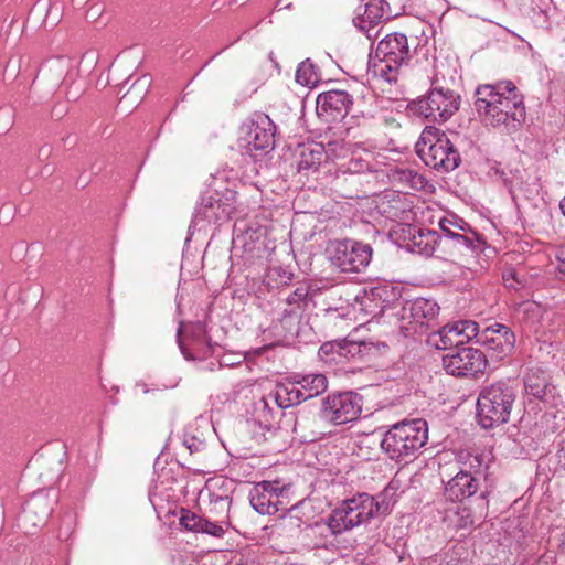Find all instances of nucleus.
Instances as JSON below:
<instances>
[{
    "label": "nucleus",
    "mask_w": 565,
    "mask_h": 565,
    "mask_svg": "<svg viewBox=\"0 0 565 565\" xmlns=\"http://www.w3.org/2000/svg\"><path fill=\"white\" fill-rule=\"evenodd\" d=\"M476 111L487 126L505 132L519 130L526 111L523 95L511 81H499L477 87Z\"/></svg>",
    "instance_id": "obj_1"
},
{
    "label": "nucleus",
    "mask_w": 565,
    "mask_h": 565,
    "mask_svg": "<svg viewBox=\"0 0 565 565\" xmlns=\"http://www.w3.org/2000/svg\"><path fill=\"white\" fill-rule=\"evenodd\" d=\"M394 502L390 488L376 495L365 492L356 493L345 499L324 519V524H318L313 531L330 530L331 534L340 535L373 519L384 518L392 512Z\"/></svg>",
    "instance_id": "obj_2"
},
{
    "label": "nucleus",
    "mask_w": 565,
    "mask_h": 565,
    "mask_svg": "<svg viewBox=\"0 0 565 565\" xmlns=\"http://www.w3.org/2000/svg\"><path fill=\"white\" fill-rule=\"evenodd\" d=\"M428 439V425L422 418L402 420L384 434L381 448L395 461L416 457Z\"/></svg>",
    "instance_id": "obj_3"
},
{
    "label": "nucleus",
    "mask_w": 565,
    "mask_h": 565,
    "mask_svg": "<svg viewBox=\"0 0 565 565\" xmlns=\"http://www.w3.org/2000/svg\"><path fill=\"white\" fill-rule=\"evenodd\" d=\"M516 401V388L505 381L482 387L477 398V419L481 427L490 429L505 424Z\"/></svg>",
    "instance_id": "obj_4"
},
{
    "label": "nucleus",
    "mask_w": 565,
    "mask_h": 565,
    "mask_svg": "<svg viewBox=\"0 0 565 565\" xmlns=\"http://www.w3.org/2000/svg\"><path fill=\"white\" fill-rule=\"evenodd\" d=\"M415 149L427 167L441 173L455 170L461 162L460 153L448 135L433 127L424 129Z\"/></svg>",
    "instance_id": "obj_5"
},
{
    "label": "nucleus",
    "mask_w": 565,
    "mask_h": 565,
    "mask_svg": "<svg viewBox=\"0 0 565 565\" xmlns=\"http://www.w3.org/2000/svg\"><path fill=\"white\" fill-rule=\"evenodd\" d=\"M409 56L407 36L403 33L387 34L375 50L373 73L388 83L396 82L401 67Z\"/></svg>",
    "instance_id": "obj_6"
},
{
    "label": "nucleus",
    "mask_w": 565,
    "mask_h": 565,
    "mask_svg": "<svg viewBox=\"0 0 565 565\" xmlns=\"http://www.w3.org/2000/svg\"><path fill=\"white\" fill-rule=\"evenodd\" d=\"M330 260L343 273H361L370 264L373 249L370 244L342 239L333 242L329 248Z\"/></svg>",
    "instance_id": "obj_7"
},
{
    "label": "nucleus",
    "mask_w": 565,
    "mask_h": 565,
    "mask_svg": "<svg viewBox=\"0 0 565 565\" xmlns=\"http://www.w3.org/2000/svg\"><path fill=\"white\" fill-rule=\"evenodd\" d=\"M460 105V96L449 88L435 87L427 95L414 102L416 111L426 119L444 122L449 119Z\"/></svg>",
    "instance_id": "obj_8"
},
{
    "label": "nucleus",
    "mask_w": 565,
    "mask_h": 565,
    "mask_svg": "<svg viewBox=\"0 0 565 565\" xmlns=\"http://www.w3.org/2000/svg\"><path fill=\"white\" fill-rule=\"evenodd\" d=\"M362 412V397L352 392L329 394L322 399L320 417L333 425H343L359 418Z\"/></svg>",
    "instance_id": "obj_9"
},
{
    "label": "nucleus",
    "mask_w": 565,
    "mask_h": 565,
    "mask_svg": "<svg viewBox=\"0 0 565 565\" xmlns=\"http://www.w3.org/2000/svg\"><path fill=\"white\" fill-rule=\"evenodd\" d=\"M287 499L286 486L278 480L258 482L249 492L250 504L260 514L270 515L287 510Z\"/></svg>",
    "instance_id": "obj_10"
},
{
    "label": "nucleus",
    "mask_w": 565,
    "mask_h": 565,
    "mask_svg": "<svg viewBox=\"0 0 565 565\" xmlns=\"http://www.w3.org/2000/svg\"><path fill=\"white\" fill-rule=\"evenodd\" d=\"M446 372L454 376H475L482 373L487 366L483 352L475 348L455 349L443 358Z\"/></svg>",
    "instance_id": "obj_11"
},
{
    "label": "nucleus",
    "mask_w": 565,
    "mask_h": 565,
    "mask_svg": "<svg viewBox=\"0 0 565 565\" xmlns=\"http://www.w3.org/2000/svg\"><path fill=\"white\" fill-rule=\"evenodd\" d=\"M439 310L440 307L438 303L431 299L416 298L406 301L402 307L401 318L402 320H407L408 326H404L403 328L419 333L426 332L437 324L436 320Z\"/></svg>",
    "instance_id": "obj_12"
},
{
    "label": "nucleus",
    "mask_w": 565,
    "mask_h": 565,
    "mask_svg": "<svg viewBox=\"0 0 565 565\" xmlns=\"http://www.w3.org/2000/svg\"><path fill=\"white\" fill-rule=\"evenodd\" d=\"M478 344L488 351L491 359L501 361L512 352L515 335L509 327L494 323L481 330Z\"/></svg>",
    "instance_id": "obj_13"
},
{
    "label": "nucleus",
    "mask_w": 565,
    "mask_h": 565,
    "mask_svg": "<svg viewBox=\"0 0 565 565\" xmlns=\"http://www.w3.org/2000/svg\"><path fill=\"white\" fill-rule=\"evenodd\" d=\"M265 230L255 224L247 225L244 221L234 225L233 246L242 249L246 259L262 258L265 254Z\"/></svg>",
    "instance_id": "obj_14"
},
{
    "label": "nucleus",
    "mask_w": 565,
    "mask_h": 565,
    "mask_svg": "<svg viewBox=\"0 0 565 565\" xmlns=\"http://www.w3.org/2000/svg\"><path fill=\"white\" fill-rule=\"evenodd\" d=\"M275 131V124L268 115L255 114L245 137L247 152L253 154V151L274 149Z\"/></svg>",
    "instance_id": "obj_15"
},
{
    "label": "nucleus",
    "mask_w": 565,
    "mask_h": 565,
    "mask_svg": "<svg viewBox=\"0 0 565 565\" xmlns=\"http://www.w3.org/2000/svg\"><path fill=\"white\" fill-rule=\"evenodd\" d=\"M352 104L353 99L345 90L323 92L317 97V114L326 121H338L348 115Z\"/></svg>",
    "instance_id": "obj_16"
},
{
    "label": "nucleus",
    "mask_w": 565,
    "mask_h": 565,
    "mask_svg": "<svg viewBox=\"0 0 565 565\" xmlns=\"http://www.w3.org/2000/svg\"><path fill=\"white\" fill-rule=\"evenodd\" d=\"M234 211L235 206L230 202L228 198L223 201L218 193L206 192L202 194L196 205L194 222L199 224L200 222L216 223L226 221Z\"/></svg>",
    "instance_id": "obj_17"
},
{
    "label": "nucleus",
    "mask_w": 565,
    "mask_h": 565,
    "mask_svg": "<svg viewBox=\"0 0 565 565\" xmlns=\"http://www.w3.org/2000/svg\"><path fill=\"white\" fill-rule=\"evenodd\" d=\"M344 152V147L338 142H329L326 147L321 143L303 145L299 151L298 171H316L324 158L335 159Z\"/></svg>",
    "instance_id": "obj_18"
},
{
    "label": "nucleus",
    "mask_w": 565,
    "mask_h": 565,
    "mask_svg": "<svg viewBox=\"0 0 565 565\" xmlns=\"http://www.w3.org/2000/svg\"><path fill=\"white\" fill-rule=\"evenodd\" d=\"M180 525L184 529L212 535L214 537H222L225 534L227 525L213 520L209 516H202L189 510H182L179 519Z\"/></svg>",
    "instance_id": "obj_19"
},
{
    "label": "nucleus",
    "mask_w": 565,
    "mask_h": 565,
    "mask_svg": "<svg viewBox=\"0 0 565 565\" xmlns=\"http://www.w3.org/2000/svg\"><path fill=\"white\" fill-rule=\"evenodd\" d=\"M478 489V479L472 473L461 470L445 484V497L454 502L462 501L473 495Z\"/></svg>",
    "instance_id": "obj_20"
},
{
    "label": "nucleus",
    "mask_w": 565,
    "mask_h": 565,
    "mask_svg": "<svg viewBox=\"0 0 565 565\" xmlns=\"http://www.w3.org/2000/svg\"><path fill=\"white\" fill-rule=\"evenodd\" d=\"M181 328L178 329V342L180 345V349L188 360H195V359H204L213 353V347L211 343V338L207 335L206 327L202 322H196L191 326V339H192V345L195 351H198V354L194 355L190 353L182 344L181 341Z\"/></svg>",
    "instance_id": "obj_21"
},
{
    "label": "nucleus",
    "mask_w": 565,
    "mask_h": 565,
    "mask_svg": "<svg viewBox=\"0 0 565 565\" xmlns=\"http://www.w3.org/2000/svg\"><path fill=\"white\" fill-rule=\"evenodd\" d=\"M369 169V162L360 158H352L347 164V170H340L333 181L335 190L341 191L344 198H353L358 194L352 190H345L343 184L349 182L350 184L359 183V174Z\"/></svg>",
    "instance_id": "obj_22"
},
{
    "label": "nucleus",
    "mask_w": 565,
    "mask_h": 565,
    "mask_svg": "<svg viewBox=\"0 0 565 565\" xmlns=\"http://www.w3.org/2000/svg\"><path fill=\"white\" fill-rule=\"evenodd\" d=\"M292 379H296L305 401L319 396L328 390V379L322 373L296 374Z\"/></svg>",
    "instance_id": "obj_23"
},
{
    "label": "nucleus",
    "mask_w": 565,
    "mask_h": 565,
    "mask_svg": "<svg viewBox=\"0 0 565 565\" xmlns=\"http://www.w3.org/2000/svg\"><path fill=\"white\" fill-rule=\"evenodd\" d=\"M429 341L438 350H449L452 348L459 349L460 345H463L460 331L456 322L452 324H446L438 331L434 332Z\"/></svg>",
    "instance_id": "obj_24"
},
{
    "label": "nucleus",
    "mask_w": 565,
    "mask_h": 565,
    "mask_svg": "<svg viewBox=\"0 0 565 565\" xmlns=\"http://www.w3.org/2000/svg\"><path fill=\"white\" fill-rule=\"evenodd\" d=\"M302 313L303 310H300V307L284 306L275 328H281L285 338L297 337L300 329Z\"/></svg>",
    "instance_id": "obj_25"
},
{
    "label": "nucleus",
    "mask_w": 565,
    "mask_h": 565,
    "mask_svg": "<svg viewBox=\"0 0 565 565\" xmlns=\"http://www.w3.org/2000/svg\"><path fill=\"white\" fill-rule=\"evenodd\" d=\"M275 399L280 408H288L305 402L301 390L296 384V379H292V382L287 384L278 385L275 391Z\"/></svg>",
    "instance_id": "obj_26"
},
{
    "label": "nucleus",
    "mask_w": 565,
    "mask_h": 565,
    "mask_svg": "<svg viewBox=\"0 0 565 565\" xmlns=\"http://www.w3.org/2000/svg\"><path fill=\"white\" fill-rule=\"evenodd\" d=\"M335 353L340 358L348 360L363 359L373 350V344L369 342H355L343 340L334 345Z\"/></svg>",
    "instance_id": "obj_27"
},
{
    "label": "nucleus",
    "mask_w": 565,
    "mask_h": 565,
    "mask_svg": "<svg viewBox=\"0 0 565 565\" xmlns=\"http://www.w3.org/2000/svg\"><path fill=\"white\" fill-rule=\"evenodd\" d=\"M231 504L232 499L228 495H212L209 503V509L206 511V516L228 526V513Z\"/></svg>",
    "instance_id": "obj_28"
},
{
    "label": "nucleus",
    "mask_w": 565,
    "mask_h": 565,
    "mask_svg": "<svg viewBox=\"0 0 565 565\" xmlns=\"http://www.w3.org/2000/svg\"><path fill=\"white\" fill-rule=\"evenodd\" d=\"M51 511L52 508L47 498L34 497L26 503L23 515L24 518H28L31 514L36 515L38 522H34V525H38L45 522L46 518L51 514Z\"/></svg>",
    "instance_id": "obj_29"
},
{
    "label": "nucleus",
    "mask_w": 565,
    "mask_h": 565,
    "mask_svg": "<svg viewBox=\"0 0 565 565\" xmlns=\"http://www.w3.org/2000/svg\"><path fill=\"white\" fill-rule=\"evenodd\" d=\"M438 225L445 238H449L458 232L470 231V225L455 214L441 217Z\"/></svg>",
    "instance_id": "obj_30"
},
{
    "label": "nucleus",
    "mask_w": 565,
    "mask_h": 565,
    "mask_svg": "<svg viewBox=\"0 0 565 565\" xmlns=\"http://www.w3.org/2000/svg\"><path fill=\"white\" fill-rule=\"evenodd\" d=\"M383 0H369L364 6L363 20L375 24L387 18V10Z\"/></svg>",
    "instance_id": "obj_31"
},
{
    "label": "nucleus",
    "mask_w": 565,
    "mask_h": 565,
    "mask_svg": "<svg viewBox=\"0 0 565 565\" xmlns=\"http://www.w3.org/2000/svg\"><path fill=\"white\" fill-rule=\"evenodd\" d=\"M525 391L537 399H543L548 390V384L543 376L537 374L527 375L524 380Z\"/></svg>",
    "instance_id": "obj_32"
},
{
    "label": "nucleus",
    "mask_w": 565,
    "mask_h": 565,
    "mask_svg": "<svg viewBox=\"0 0 565 565\" xmlns=\"http://www.w3.org/2000/svg\"><path fill=\"white\" fill-rule=\"evenodd\" d=\"M319 79L316 66L309 61L301 62L296 71V82L302 86L315 85Z\"/></svg>",
    "instance_id": "obj_33"
},
{
    "label": "nucleus",
    "mask_w": 565,
    "mask_h": 565,
    "mask_svg": "<svg viewBox=\"0 0 565 565\" xmlns=\"http://www.w3.org/2000/svg\"><path fill=\"white\" fill-rule=\"evenodd\" d=\"M448 239H451L455 245L467 249H478L484 243L471 227L470 231L458 232Z\"/></svg>",
    "instance_id": "obj_34"
},
{
    "label": "nucleus",
    "mask_w": 565,
    "mask_h": 565,
    "mask_svg": "<svg viewBox=\"0 0 565 565\" xmlns=\"http://www.w3.org/2000/svg\"><path fill=\"white\" fill-rule=\"evenodd\" d=\"M456 529H472L476 520L468 507H459L454 514L448 516Z\"/></svg>",
    "instance_id": "obj_35"
},
{
    "label": "nucleus",
    "mask_w": 565,
    "mask_h": 565,
    "mask_svg": "<svg viewBox=\"0 0 565 565\" xmlns=\"http://www.w3.org/2000/svg\"><path fill=\"white\" fill-rule=\"evenodd\" d=\"M301 519L292 515L284 516L277 526L279 535L290 536L298 539L301 533Z\"/></svg>",
    "instance_id": "obj_36"
},
{
    "label": "nucleus",
    "mask_w": 565,
    "mask_h": 565,
    "mask_svg": "<svg viewBox=\"0 0 565 565\" xmlns=\"http://www.w3.org/2000/svg\"><path fill=\"white\" fill-rule=\"evenodd\" d=\"M456 324L460 331L463 344L469 341H475L478 344V338L481 333V330L479 329L477 322L472 320H460L456 321Z\"/></svg>",
    "instance_id": "obj_37"
},
{
    "label": "nucleus",
    "mask_w": 565,
    "mask_h": 565,
    "mask_svg": "<svg viewBox=\"0 0 565 565\" xmlns=\"http://www.w3.org/2000/svg\"><path fill=\"white\" fill-rule=\"evenodd\" d=\"M308 296L309 288L307 286H299L286 298L284 306L300 307V310L305 311L307 307Z\"/></svg>",
    "instance_id": "obj_38"
},
{
    "label": "nucleus",
    "mask_w": 565,
    "mask_h": 565,
    "mask_svg": "<svg viewBox=\"0 0 565 565\" xmlns=\"http://www.w3.org/2000/svg\"><path fill=\"white\" fill-rule=\"evenodd\" d=\"M414 245L423 252L431 250L430 244L436 241V233L429 230H418L417 235H413Z\"/></svg>",
    "instance_id": "obj_39"
},
{
    "label": "nucleus",
    "mask_w": 565,
    "mask_h": 565,
    "mask_svg": "<svg viewBox=\"0 0 565 565\" xmlns=\"http://www.w3.org/2000/svg\"><path fill=\"white\" fill-rule=\"evenodd\" d=\"M320 524L319 522H316L311 527V532L313 534L315 537H318L319 539L315 542V547L316 548H324V550H329L330 547H332L334 544H333V541L330 539L331 536H334L333 534H331L330 530H319V531H313V527L316 525Z\"/></svg>",
    "instance_id": "obj_40"
},
{
    "label": "nucleus",
    "mask_w": 565,
    "mask_h": 565,
    "mask_svg": "<svg viewBox=\"0 0 565 565\" xmlns=\"http://www.w3.org/2000/svg\"><path fill=\"white\" fill-rule=\"evenodd\" d=\"M182 444L190 451V454H198L206 448L204 439L189 433H184Z\"/></svg>",
    "instance_id": "obj_41"
},
{
    "label": "nucleus",
    "mask_w": 565,
    "mask_h": 565,
    "mask_svg": "<svg viewBox=\"0 0 565 565\" xmlns=\"http://www.w3.org/2000/svg\"><path fill=\"white\" fill-rule=\"evenodd\" d=\"M401 180L409 183L412 189L419 190L424 188L425 179L414 170L406 169L399 172Z\"/></svg>",
    "instance_id": "obj_42"
},
{
    "label": "nucleus",
    "mask_w": 565,
    "mask_h": 565,
    "mask_svg": "<svg viewBox=\"0 0 565 565\" xmlns=\"http://www.w3.org/2000/svg\"><path fill=\"white\" fill-rule=\"evenodd\" d=\"M386 10H387V18L392 17H398L406 10V2L407 0H383Z\"/></svg>",
    "instance_id": "obj_43"
},
{
    "label": "nucleus",
    "mask_w": 565,
    "mask_h": 565,
    "mask_svg": "<svg viewBox=\"0 0 565 565\" xmlns=\"http://www.w3.org/2000/svg\"><path fill=\"white\" fill-rule=\"evenodd\" d=\"M62 9L63 6L61 2H51L46 12V17L44 19L45 24H55L61 17Z\"/></svg>",
    "instance_id": "obj_44"
},
{
    "label": "nucleus",
    "mask_w": 565,
    "mask_h": 565,
    "mask_svg": "<svg viewBox=\"0 0 565 565\" xmlns=\"http://www.w3.org/2000/svg\"><path fill=\"white\" fill-rule=\"evenodd\" d=\"M555 257L558 260V270L565 276V245L558 246L555 250Z\"/></svg>",
    "instance_id": "obj_45"
},
{
    "label": "nucleus",
    "mask_w": 565,
    "mask_h": 565,
    "mask_svg": "<svg viewBox=\"0 0 565 565\" xmlns=\"http://www.w3.org/2000/svg\"><path fill=\"white\" fill-rule=\"evenodd\" d=\"M273 271L276 273L280 277L281 284H288L294 277L292 273L287 271L280 267L274 268Z\"/></svg>",
    "instance_id": "obj_46"
},
{
    "label": "nucleus",
    "mask_w": 565,
    "mask_h": 565,
    "mask_svg": "<svg viewBox=\"0 0 565 565\" xmlns=\"http://www.w3.org/2000/svg\"><path fill=\"white\" fill-rule=\"evenodd\" d=\"M149 85H150L149 78L147 76H142V77L138 78L137 81H135V83L131 86V89L143 88V87H148Z\"/></svg>",
    "instance_id": "obj_47"
},
{
    "label": "nucleus",
    "mask_w": 565,
    "mask_h": 565,
    "mask_svg": "<svg viewBox=\"0 0 565 565\" xmlns=\"http://www.w3.org/2000/svg\"><path fill=\"white\" fill-rule=\"evenodd\" d=\"M557 457H558L559 462H563V465L565 466V439H563L559 443V449L557 452Z\"/></svg>",
    "instance_id": "obj_48"
},
{
    "label": "nucleus",
    "mask_w": 565,
    "mask_h": 565,
    "mask_svg": "<svg viewBox=\"0 0 565 565\" xmlns=\"http://www.w3.org/2000/svg\"><path fill=\"white\" fill-rule=\"evenodd\" d=\"M558 206H559L562 214L565 216V196L559 201Z\"/></svg>",
    "instance_id": "obj_49"
},
{
    "label": "nucleus",
    "mask_w": 565,
    "mask_h": 565,
    "mask_svg": "<svg viewBox=\"0 0 565 565\" xmlns=\"http://www.w3.org/2000/svg\"><path fill=\"white\" fill-rule=\"evenodd\" d=\"M6 110H0V119L4 116Z\"/></svg>",
    "instance_id": "obj_50"
},
{
    "label": "nucleus",
    "mask_w": 565,
    "mask_h": 565,
    "mask_svg": "<svg viewBox=\"0 0 565 565\" xmlns=\"http://www.w3.org/2000/svg\"><path fill=\"white\" fill-rule=\"evenodd\" d=\"M236 565H252L249 563H237Z\"/></svg>",
    "instance_id": "obj_51"
},
{
    "label": "nucleus",
    "mask_w": 565,
    "mask_h": 565,
    "mask_svg": "<svg viewBox=\"0 0 565 565\" xmlns=\"http://www.w3.org/2000/svg\"><path fill=\"white\" fill-rule=\"evenodd\" d=\"M341 170H347L345 164H342ZM339 171H340V169L338 170V172H339Z\"/></svg>",
    "instance_id": "obj_52"
},
{
    "label": "nucleus",
    "mask_w": 565,
    "mask_h": 565,
    "mask_svg": "<svg viewBox=\"0 0 565 565\" xmlns=\"http://www.w3.org/2000/svg\"><path fill=\"white\" fill-rule=\"evenodd\" d=\"M513 278L519 282L518 278H516V275L515 274H512Z\"/></svg>",
    "instance_id": "obj_53"
},
{
    "label": "nucleus",
    "mask_w": 565,
    "mask_h": 565,
    "mask_svg": "<svg viewBox=\"0 0 565 565\" xmlns=\"http://www.w3.org/2000/svg\"><path fill=\"white\" fill-rule=\"evenodd\" d=\"M563 542L565 544V531L563 532Z\"/></svg>",
    "instance_id": "obj_54"
},
{
    "label": "nucleus",
    "mask_w": 565,
    "mask_h": 565,
    "mask_svg": "<svg viewBox=\"0 0 565 565\" xmlns=\"http://www.w3.org/2000/svg\"><path fill=\"white\" fill-rule=\"evenodd\" d=\"M224 364L227 365L228 363L225 361L221 362V365H224Z\"/></svg>",
    "instance_id": "obj_55"
}]
</instances>
